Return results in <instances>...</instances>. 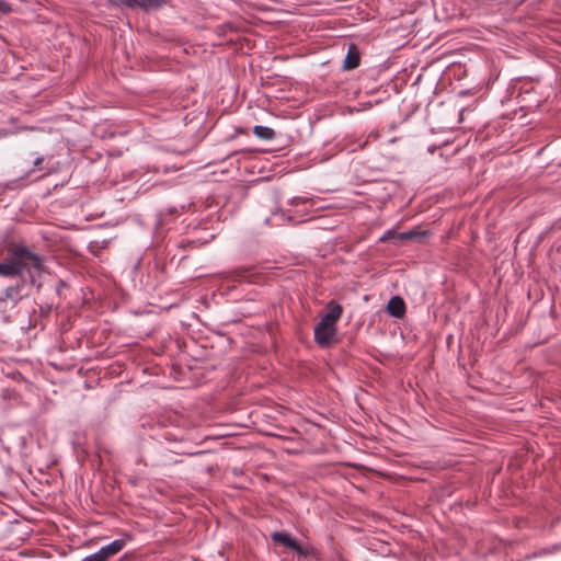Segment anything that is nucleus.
Segmentation results:
<instances>
[{"label": "nucleus", "mask_w": 561, "mask_h": 561, "mask_svg": "<svg viewBox=\"0 0 561 561\" xmlns=\"http://www.w3.org/2000/svg\"><path fill=\"white\" fill-rule=\"evenodd\" d=\"M343 308L335 301H330L327 305V311L321 317L320 322H325L329 325L336 327V322L341 318Z\"/></svg>", "instance_id": "6e6552de"}, {"label": "nucleus", "mask_w": 561, "mask_h": 561, "mask_svg": "<svg viewBox=\"0 0 561 561\" xmlns=\"http://www.w3.org/2000/svg\"><path fill=\"white\" fill-rule=\"evenodd\" d=\"M124 540L116 539L111 543L103 546L99 551L87 556L82 561H107L111 557L117 554L124 547Z\"/></svg>", "instance_id": "39448f33"}, {"label": "nucleus", "mask_w": 561, "mask_h": 561, "mask_svg": "<svg viewBox=\"0 0 561 561\" xmlns=\"http://www.w3.org/2000/svg\"><path fill=\"white\" fill-rule=\"evenodd\" d=\"M360 64V55L357 46L355 44H351L347 49L346 57L344 59L343 69L352 70L359 66Z\"/></svg>", "instance_id": "1a4fd4ad"}, {"label": "nucleus", "mask_w": 561, "mask_h": 561, "mask_svg": "<svg viewBox=\"0 0 561 561\" xmlns=\"http://www.w3.org/2000/svg\"><path fill=\"white\" fill-rule=\"evenodd\" d=\"M305 203H313V199L312 198H307V197H294L293 201H291V204L295 205V206H298L300 204H305Z\"/></svg>", "instance_id": "ddd939ff"}, {"label": "nucleus", "mask_w": 561, "mask_h": 561, "mask_svg": "<svg viewBox=\"0 0 561 561\" xmlns=\"http://www.w3.org/2000/svg\"><path fill=\"white\" fill-rule=\"evenodd\" d=\"M274 542L279 543L293 551L298 556L307 557L310 553V548L299 543L295 538L285 531H275L272 534Z\"/></svg>", "instance_id": "20e7f679"}, {"label": "nucleus", "mask_w": 561, "mask_h": 561, "mask_svg": "<svg viewBox=\"0 0 561 561\" xmlns=\"http://www.w3.org/2000/svg\"><path fill=\"white\" fill-rule=\"evenodd\" d=\"M387 311L394 318H402L405 313L404 300L399 296H393L389 299Z\"/></svg>", "instance_id": "9d476101"}, {"label": "nucleus", "mask_w": 561, "mask_h": 561, "mask_svg": "<svg viewBox=\"0 0 561 561\" xmlns=\"http://www.w3.org/2000/svg\"><path fill=\"white\" fill-rule=\"evenodd\" d=\"M230 278L234 282H244L256 284L261 280V275L254 272L252 266H239L229 272Z\"/></svg>", "instance_id": "0eeeda50"}, {"label": "nucleus", "mask_w": 561, "mask_h": 561, "mask_svg": "<svg viewBox=\"0 0 561 561\" xmlns=\"http://www.w3.org/2000/svg\"><path fill=\"white\" fill-rule=\"evenodd\" d=\"M107 2L117 8H139L144 11H154L169 4L171 0H107Z\"/></svg>", "instance_id": "7ed1b4c3"}, {"label": "nucleus", "mask_w": 561, "mask_h": 561, "mask_svg": "<svg viewBox=\"0 0 561 561\" xmlns=\"http://www.w3.org/2000/svg\"><path fill=\"white\" fill-rule=\"evenodd\" d=\"M24 285L25 280L21 279L20 282L5 287L4 290L0 293V313L5 314L10 305L11 308L18 306L24 297L22 293Z\"/></svg>", "instance_id": "f03ea898"}, {"label": "nucleus", "mask_w": 561, "mask_h": 561, "mask_svg": "<svg viewBox=\"0 0 561 561\" xmlns=\"http://www.w3.org/2000/svg\"><path fill=\"white\" fill-rule=\"evenodd\" d=\"M314 341L321 347L331 345L336 334V327L327 324L325 322H318L314 327Z\"/></svg>", "instance_id": "423d86ee"}, {"label": "nucleus", "mask_w": 561, "mask_h": 561, "mask_svg": "<svg viewBox=\"0 0 561 561\" xmlns=\"http://www.w3.org/2000/svg\"><path fill=\"white\" fill-rule=\"evenodd\" d=\"M277 216H284V214H283V213H276V214H274V215H273L274 219H275Z\"/></svg>", "instance_id": "a211bd4d"}, {"label": "nucleus", "mask_w": 561, "mask_h": 561, "mask_svg": "<svg viewBox=\"0 0 561 561\" xmlns=\"http://www.w3.org/2000/svg\"><path fill=\"white\" fill-rule=\"evenodd\" d=\"M9 259L0 262V277H21L24 273L34 283L33 272H42L44 260L24 244H11L8 250Z\"/></svg>", "instance_id": "f257e3e1"}, {"label": "nucleus", "mask_w": 561, "mask_h": 561, "mask_svg": "<svg viewBox=\"0 0 561 561\" xmlns=\"http://www.w3.org/2000/svg\"><path fill=\"white\" fill-rule=\"evenodd\" d=\"M9 135V131L7 129H0V138L5 137Z\"/></svg>", "instance_id": "f3484780"}, {"label": "nucleus", "mask_w": 561, "mask_h": 561, "mask_svg": "<svg viewBox=\"0 0 561 561\" xmlns=\"http://www.w3.org/2000/svg\"><path fill=\"white\" fill-rule=\"evenodd\" d=\"M11 11V5L7 1L0 0V14H9Z\"/></svg>", "instance_id": "f8f14e48"}, {"label": "nucleus", "mask_w": 561, "mask_h": 561, "mask_svg": "<svg viewBox=\"0 0 561 561\" xmlns=\"http://www.w3.org/2000/svg\"><path fill=\"white\" fill-rule=\"evenodd\" d=\"M391 236H392V231H391V230H389V231H387V232H386V233L380 238V241H383V242H385V241H388V240H390V239H391Z\"/></svg>", "instance_id": "2eb2a0df"}, {"label": "nucleus", "mask_w": 561, "mask_h": 561, "mask_svg": "<svg viewBox=\"0 0 561 561\" xmlns=\"http://www.w3.org/2000/svg\"><path fill=\"white\" fill-rule=\"evenodd\" d=\"M253 134L256 137H259L261 139H265V140H272L275 138L274 129L266 127V126H261V125L254 126Z\"/></svg>", "instance_id": "9b49d317"}, {"label": "nucleus", "mask_w": 561, "mask_h": 561, "mask_svg": "<svg viewBox=\"0 0 561 561\" xmlns=\"http://www.w3.org/2000/svg\"><path fill=\"white\" fill-rule=\"evenodd\" d=\"M44 158L43 157H38L34 160V165L35 167H38L42 162H43Z\"/></svg>", "instance_id": "dca6fc26"}, {"label": "nucleus", "mask_w": 561, "mask_h": 561, "mask_svg": "<svg viewBox=\"0 0 561 561\" xmlns=\"http://www.w3.org/2000/svg\"><path fill=\"white\" fill-rule=\"evenodd\" d=\"M414 237H415V232H413V231H408V232H404V233L400 234V239L401 240H409V239H412Z\"/></svg>", "instance_id": "4468645a"}]
</instances>
